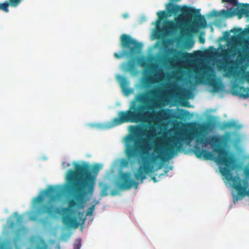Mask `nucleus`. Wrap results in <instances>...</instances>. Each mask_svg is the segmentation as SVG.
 Returning <instances> with one entry per match:
<instances>
[{
  "label": "nucleus",
  "instance_id": "7",
  "mask_svg": "<svg viewBox=\"0 0 249 249\" xmlns=\"http://www.w3.org/2000/svg\"><path fill=\"white\" fill-rule=\"evenodd\" d=\"M120 182H118L116 187L121 190H126L134 186L137 188L139 183L131 178V174L129 172H123L120 175Z\"/></svg>",
  "mask_w": 249,
  "mask_h": 249
},
{
  "label": "nucleus",
  "instance_id": "20",
  "mask_svg": "<svg viewBox=\"0 0 249 249\" xmlns=\"http://www.w3.org/2000/svg\"><path fill=\"white\" fill-rule=\"evenodd\" d=\"M236 52V48L231 46L228 49H223L220 53V56L226 57L230 54H234Z\"/></svg>",
  "mask_w": 249,
  "mask_h": 249
},
{
  "label": "nucleus",
  "instance_id": "31",
  "mask_svg": "<svg viewBox=\"0 0 249 249\" xmlns=\"http://www.w3.org/2000/svg\"><path fill=\"white\" fill-rule=\"evenodd\" d=\"M168 27L170 29H173L176 28V24L173 21H170L168 23Z\"/></svg>",
  "mask_w": 249,
  "mask_h": 249
},
{
  "label": "nucleus",
  "instance_id": "36",
  "mask_svg": "<svg viewBox=\"0 0 249 249\" xmlns=\"http://www.w3.org/2000/svg\"><path fill=\"white\" fill-rule=\"evenodd\" d=\"M107 191V188H104V189L102 191V196H106L107 195V193L106 192Z\"/></svg>",
  "mask_w": 249,
  "mask_h": 249
},
{
  "label": "nucleus",
  "instance_id": "1",
  "mask_svg": "<svg viewBox=\"0 0 249 249\" xmlns=\"http://www.w3.org/2000/svg\"><path fill=\"white\" fill-rule=\"evenodd\" d=\"M197 127H194L192 131L188 133H180L179 137L173 136L168 138L164 145L158 143V159L165 161L171 159L173 156L182 148V142H185L189 144L194 139L196 144H202V147H205L210 144L213 147L214 152L217 153L215 161L218 164L223 165L224 167H220V172L222 176L228 181L232 182L233 187L237 191V196H233L234 203L238 200L241 199L245 196H249V183L247 179H242L239 176H232L231 170L235 168L234 165L235 160L233 156L228 151L220 145L218 137L212 136L207 137L206 134L210 130L208 124H197Z\"/></svg>",
  "mask_w": 249,
  "mask_h": 249
},
{
  "label": "nucleus",
  "instance_id": "34",
  "mask_svg": "<svg viewBox=\"0 0 249 249\" xmlns=\"http://www.w3.org/2000/svg\"><path fill=\"white\" fill-rule=\"evenodd\" d=\"M30 219L32 221H36L37 219V216L36 214H34V215L31 216Z\"/></svg>",
  "mask_w": 249,
  "mask_h": 249
},
{
  "label": "nucleus",
  "instance_id": "27",
  "mask_svg": "<svg viewBox=\"0 0 249 249\" xmlns=\"http://www.w3.org/2000/svg\"><path fill=\"white\" fill-rule=\"evenodd\" d=\"M81 246V240L78 239L75 241L73 245V249H80Z\"/></svg>",
  "mask_w": 249,
  "mask_h": 249
},
{
  "label": "nucleus",
  "instance_id": "32",
  "mask_svg": "<svg viewBox=\"0 0 249 249\" xmlns=\"http://www.w3.org/2000/svg\"><path fill=\"white\" fill-rule=\"evenodd\" d=\"M244 174L246 176V178L245 179H247L249 181V169L246 168L244 171Z\"/></svg>",
  "mask_w": 249,
  "mask_h": 249
},
{
  "label": "nucleus",
  "instance_id": "17",
  "mask_svg": "<svg viewBox=\"0 0 249 249\" xmlns=\"http://www.w3.org/2000/svg\"><path fill=\"white\" fill-rule=\"evenodd\" d=\"M138 64L142 67L146 68L150 71H154L157 68V65L155 63L148 64L144 58L139 57L137 58Z\"/></svg>",
  "mask_w": 249,
  "mask_h": 249
},
{
  "label": "nucleus",
  "instance_id": "2",
  "mask_svg": "<svg viewBox=\"0 0 249 249\" xmlns=\"http://www.w3.org/2000/svg\"><path fill=\"white\" fill-rule=\"evenodd\" d=\"M75 170H70L67 176L69 183L68 189L71 192L73 199L68 201V207L63 208L62 222L66 227L77 228L79 223L76 218L70 214L74 213L73 208L84 202L85 197L91 196L94 188V182L89 167L87 163L80 165L75 164Z\"/></svg>",
  "mask_w": 249,
  "mask_h": 249
},
{
  "label": "nucleus",
  "instance_id": "43",
  "mask_svg": "<svg viewBox=\"0 0 249 249\" xmlns=\"http://www.w3.org/2000/svg\"><path fill=\"white\" fill-rule=\"evenodd\" d=\"M169 169H170V170H172V167H169Z\"/></svg>",
  "mask_w": 249,
  "mask_h": 249
},
{
  "label": "nucleus",
  "instance_id": "37",
  "mask_svg": "<svg viewBox=\"0 0 249 249\" xmlns=\"http://www.w3.org/2000/svg\"><path fill=\"white\" fill-rule=\"evenodd\" d=\"M129 16V15L128 13H124L122 15V17L124 18H126L128 17Z\"/></svg>",
  "mask_w": 249,
  "mask_h": 249
},
{
  "label": "nucleus",
  "instance_id": "3",
  "mask_svg": "<svg viewBox=\"0 0 249 249\" xmlns=\"http://www.w3.org/2000/svg\"><path fill=\"white\" fill-rule=\"evenodd\" d=\"M159 92V89H152L137 95L131 102L129 109L125 111H119L117 117L112 120L111 126L125 123L155 122L164 119L167 115V110L145 111V110H154L159 106V101L154 98L151 99L150 105H145L149 100V96L156 97Z\"/></svg>",
  "mask_w": 249,
  "mask_h": 249
},
{
  "label": "nucleus",
  "instance_id": "6",
  "mask_svg": "<svg viewBox=\"0 0 249 249\" xmlns=\"http://www.w3.org/2000/svg\"><path fill=\"white\" fill-rule=\"evenodd\" d=\"M59 191L56 187L50 186L48 189L44 191L43 194L39 195L34 198V205L36 206L42 203L44 200V196L49 198V203L55 202L59 196Z\"/></svg>",
  "mask_w": 249,
  "mask_h": 249
},
{
  "label": "nucleus",
  "instance_id": "41",
  "mask_svg": "<svg viewBox=\"0 0 249 249\" xmlns=\"http://www.w3.org/2000/svg\"><path fill=\"white\" fill-rule=\"evenodd\" d=\"M116 194H117V192H115V191H112V192H111V195H112V196H114V195H116Z\"/></svg>",
  "mask_w": 249,
  "mask_h": 249
},
{
  "label": "nucleus",
  "instance_id": "28",
  "mask_svg": "<svg viewBox=\"0 0 249 249\" xmlns=\"http://www.w3.org/2000/svg\"><path fill=\"white\" fill-rule=\"evenodd\" d=\"M222 2H228L230 4H232L233 6L238 5L237 0H222Z\"/></svg>",
  "mask_w": 249,
  "mask_h": 249
},
{
  "label": "nucleus",
  "instance_id": "42",
  "mask_svg": "<svg viewBox=\"0 0 249 249\" xmlns=\"http://www.w3.org/2000/svg\"><path fill=\"white\" fill-rule=\"evenodd\" d=\"M168 171H169V170H167V169L165 170L164 171V175H167V173H168Z\"/></svg>",
  "mask_w": 249,
  "mask_h": 249
},
{
  "label": "nucleus",
  "instance_id": "35",
  "mask_svg": "<svg viewBox=\"0 0 249 249\" xmlns=\"http://www.w3.org/2000/svg\"><path fill=\"white\" fill-rule=\"evenodd\" d=\"M198 40L200 43H204L205 42V38L204 37L199 36L198 37Z\"/></svg>",
  "mask_w": 249,
  "mask_h": 249
},
{
  "label": "nucleus",
  "instance_id": "22",
  "mask_svg": "<svg viewBox=\"0 0 249 249\" xmlns=\"http://www.w3.org/2000/svg\"><path fill=\"white\" fill-rule=\"evenodd\" d=\"M11 6L10 1L9 0L5 1L3 3H0V10L3 11L6 13H8L9 12V6Z\"/></svg>",
  "mask_w": 249,
  "mask_h": 249
},
{
  "label": "nucleus",
  "instance_id": "40",
  "mask_svg": "<svg viewBox=\"0 0 249 249\" xmlns=\"http://www.w3.org/2000/svg\"><path fill=\"white\" fill-rule=\"evenodd\" d=\"M152 180H153V181H154V182H157V181H158V180H157V179L156 178V177H152Z\"/></svg>",
  "mask_w": 249,
  "mask_h": 249
},
{
  "label": "nucleus",
  "instance_id": "39",
  "mask_svg": "<svg viewBox=\"0 0 249 249\" xmlns=\"http://www.w3.org/2000/svg\"><path fill=\"white\" fill-rule=\"evenodd\" d=\"M235 30L236 33H237V32L241 33L242 32V30L241 29H235Z\"/></svg>",
  "mask_w": 249,
  "mask_h": 249
},
{
  "label": "nucleus",
  "instance_id": "15",
  "mask_svg": "<svg viewBox=\"0 0 249 249\" xmlns=\"http://www.w3.org/2000/svg\"><path fill=\"white\" fill-rule=\"evenodd\" d=\"M117 80L119 81L120 87L125 96L133 92V89L128 88L129 82L126 78L120 75L117 77Z\"/></svg>",
  "mask_w": 249,
  "mask_h": 249
},
{
  "label": "nucleus",
  "instance_id": "26",
  "mask_svg": "<svg viewBox=\"0 0 249 249\" xmlns=\"http://www.w3.org/2000/svg\"><path fill=\"white\" fill-rule=\"evenodd\" d=\"M242 70L243 71L244 73L242 77L245 79L246 81L249 84V71H245L244 69H242Z\"/></svg>",
  "mask_w": 249,
  "mask_h": 249
},
{
  "label": "nucleus",
  "instance_id": "9",
  "mask_svg": "<svg viewBox=\"0 0 249 249\" xmlns=\"http://www.w3.org/2000/svg\"><path fill=\"white\" fill-rule=\"evenodd\" d=\"M142 164L138 168L137 172L134 174L136 179L142 181L146 178V176L149 173L151 170V166L150 165V161L143 158Z\"/></svg>",
  "mask_w": 249,
  "mask_h": 249
},
{
  "label": "nucleus",
  "instance_id": "29",
  "mask_svg": "<svg viewBox=\"0 0 249 249\" xmlns=\"http://www.w3.org/2000/svg\"><path fill=\"white\" fill-rule=\"evenodd\" d=\"M47 245L44 242L38 244L36 247V249H47Z\"/></svg>",
  "mask_w": 249,
  "mask_h": 249
},
{
  "label": "nucleus",
  "instance_id": "13",
  "mask_svg": "<svg viewBox=\"0 0 249 249\" xmlns=\"http://www.w3.org/2000/svg\"><path fill=\"white\" fill-rule=\"evenodd\" d=\"M232 93L233 95L243 97L244 99L249 97V88L239 86L234 84L232 87Z\"/></svg>",
  "mask_w": 249,
  "mask_h": 249
},
{
  "label": "nucleus",
  "instance_id": "14",
  "mask_svg": "<svg viewBox=\"0 0 249 249\" xmlns=\"http://www.w3.org/2000/svg\"><path fill=\"white\" fill-rule=\"evenodd\" d=\"M194 153L198 158L203 157L205 160H213L215 158L212 152L205 149H201L199 146L197 145L195 146Z\"/></svg>",
  "mask_w": 249,
  "mask_h": 249
},
{
  "label": "nucleus",
  "instance_id": "25",
  "mask_svg": "<svg viewBox=\"0 0 249 249\" xmlns=\"http://www.w3.org/2000/svg\"><path fill=\"white\" fill-rule=\"evenodd\" d=\"M11 3V6L14 7H17L23 0H9Z\"/></svg>",
  "mask_w": 249,
  "mask_h": 249
},
{
  "label": "nucleus",
  "instance_id": "21",
  "mask_svg": "<svg viewBox=\"0 0 249 249\" xmlns=\"http://www.w3.org/2000/svg\"><path fill=\"white\" fill-rule=\"evenodd\" d=\"M158 16V20L156 21L157 26H159L160 21L163 18H166L167 16V13L164 11H160L157 13Z\"/></svg>",
  "mask_w": 249,
  "mask_h": 249
},
{
  "label": "nucleus",
  "instance_id": "8",
  "mask_svg": "<svg viewBox=\"0 0 249 249\" xmlns=\"http://www.w3.org/2000/svg\"><path fill=\"white\" fill-rule=\"evenodd\" d=\"M166 9L169 13L173 14H177L181 12L188 16H195L196 13V9L193 7L185 6L182 7L180 5L174 4L173 2H169L166 5Z\"/></svg>",
  "mask_w": 249,
  "mask_h": 249
},
{
  "label": "nucleus",
  "instance_id": "10",
  "mask_svg": "<svg viewBox=\"0 0 249 249\" xmlns=\"http://www.w3.org/2000/svg\"><path fill=\"white\" fill-rule=\"evenodd\" d=\"M235 63L234 61L224 60L217 66L219 70H223L226 74V76L230 77L231 76L236 77L238 75V72L236 71L237 68L233 66Z\"/></svg>",
  "mask_w": 249,
  "mask_h": 249
},
{
  "label": "nucleus",
  "instance_id": "11",
  "mask_svg": "<svg viewBox=\"0 0 249 249\" xmlns=\"http://www.w3.org/2000/svg\"><path fill=\"white\" fill-rule=\"evenodd\" d=\"M37 213L40 214L48 213L51 217H54L56 214H61L60 208L55 207L53 205H47L45 204L41 205L37 209Z\"/></svg>",
  "mask_w": 249,
  "mask_h": 249
},
{
  "label": "nucleus",
  "instance_id": "19",
  "mask_svg": "<svg viewBox=\"0 0 249 249\" xmlns=\"http://www.w3.org/2000/svg\"><path fill=\"white\" fill-rule=\"evenodd\" d=\"M208 84L213 87V92H217L220 89V82L215 78H211L208 80Z\"/></svg>",
  "mask_w": 249,
  "mask_h": 249
},
{
  "label": "nucleus",
  "instance_id": "38",
  "mask_svg": "<svg viewBox=\"0 0 249 249\" xmlns=\"http://www.w3.org/2000/svg\"><path fill=\"white\" fill-rule=\"evenodd\" d=\"M181 0H170V2L177 3Z\"/></svg>",
  "mask_w": 249,
  "mask_h": 249
},
{
  "label": "nucleus",
  "instance_id": "18",
  "mask_svg": "<svg viewBox=\"0 0 249 249\" xmlns=\"http://www.w3.org/2000/svg\"><path fill=\"white\" fill-rule=\"evenodd\" d=\"M156 78L153 75H148L145 77L142 80V87L144 88H149L151 85L156 83Z\"/></svg>",
  "mask_w": 249,
  "mask_h": 249
},
{
  "label": "nucleus",
  "instance_id": "16",
  "mask_svg": "<svg viewBox=\"0 0 249 249\" xmlns=\"http://www.w3.org/2000/svg\"><path fill=\"white\" fill-rule=\"evenodd\" d=\"M122 65L124 70L131 74L136 75L138 73L134 59H131L127 63H123Z\"/></svg>",
  "mask_w": 249,
  "mask_h": 249
},
{
  "label": "nucleus",
  "instance_id": "33",
  "mask_svg": "<svg viewBox=\"0 0 249 249\" xmlns=\"http://www.w3.org/2000/svg\"><path fill=\"white\" fill-rule=\"evenodd\" d=\"M200 20L204 24V25L202 24V27H205L206 24V20H205V18H204L202 17L201 16H200Z\"/></svg>",
  "mask_w": 249,
  "mask_h": 249
},
{
  "label": "nucleus",
  "instance_id": "4",
  "mask_svg": "<svg viewBox=\"0 0 249 249\" xmlns=\"http://www.w3.org/2000/svg\"><path fill=\"white\" fill-rule=\"evenodd\" d=\"M155 132V128L153 125L149 126L148 130L140 125L131 127V132L133 135H127L125 138V153L127 159L121 160V167H127L129 160L137 158L139 155L148 153L150 149L148 140L153 137Z\"/></svg>",
  "mask_w": 249,
  "mask_h": 249
},
{
  "label": "nucleus",
  "instance_id": "30",
  "mask_svg": "<svg viewBox=\"0 0 249 249\" xmlns=\"http://www.w3.org/2000/svg\"><path fill=\"white\" fill-rule=\"evenodd\" d=\"M94 207H95V206L92 205L89 208V209L87 211V215H92V213H93L94 210Z\"/></svg>",
  "mask_w": 249,
  "mask_h": 249
},
{
  "label": "nucleus",
  "instance_id": "5",
  "mask_svg": "<svg viewBox=\"0 0 249 249\" xmlns=\"http://www.w3.org/2000/svg\"><path fill=\"white\" fill-rule=\"evenodd\" d=\"M120 45L124 50L120 53H115L114 57L120 59L124 56H133L137 54L141 50L142 44L132 38L130 36L123 34L120 37Z\"/></svg>",
  "mask_w": 249,
  "mask_h": 249
},
{
  "label": "nucleus",
  "instance_id": "24",
  "mask_svg": "<svg viewBox=\"0 0 249 249\" xmlns=\"http://www.w3.org/2000/svg\"><path fill=\"white\" fill-rule=\"evenodd\" d=\"M102 166L100 164H95L92 168V171L94 174H97L99 170L102 168Z\"/></svg>",
  "mask_w": 249,
  "mask_h": 249
},
{
  "label": "nucleus",
  "instance_id": "12",
  "mask_svg": "<svg viewBox=\"0 0 249 249\" xmlns=\"http://www.w3.org/2000/svg\"><path fill=\"white\" fill-rule=\"evenodd\" d=\"M168 52L170 54L173 56V57L168 58V61L169 63L176 62L179 57H180L181 59L186 58L190 55V54L187 52H183L182 51H178L175 48L169 49Z\"/></svg>",
  "mask_w": 249,
  "mask_h": 249
},
{
  "label": "nucleus",
  "instance_id": "23",
  "mask_svg": "<svg viewBox=\"0 0 249 249\" xmlns=\"http://www.w3.org/2000/svg\"><path fill=\"white\" fill-rule=\"evenodd\" d=\"M224 128H232L236 126V124L234 122H227L223 124Z\"/></svg>",
  "mask_w": 249,
  "mask_h": 249
}]
</instances>
